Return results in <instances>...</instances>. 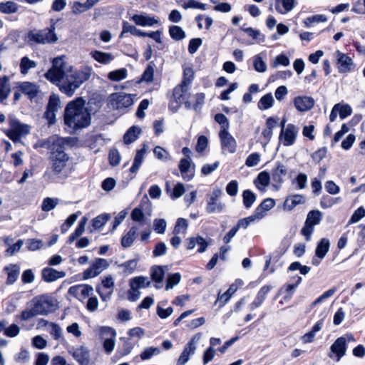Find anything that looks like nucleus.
<instances>
[{"instance_id": "1", "label": "nucleus", "mask_w": 365, "mask_h": 365, "mask_svg": "<svg viewBox=\"0 0 365 365\" xmlns=\"http://www.w3.org/2000/svg\"><path fill=\"white\" fill-rule=\"evenodd\" d=\"M85 103L81 97L70 101V128L73 127V130L86 128L91 124V116Z\"/></svg>"}, {"instance_id": "2", "label": "nucleus", "mask_w": 365, "mask_h": 365, "mask_svg": "<svg viewBox=\"0 0 365 365\" xmlns=\"http://www.w3.org/2000/svg\"><path fill=\"white\" fill-rule=\"evenodd\" d=\"M63 56L53 58L52 67L44 74L45 78L59 87V89L68 94V84H62L65 77L66 63L63 59Z\"/></svg>"}, {"instance_id": "3", "label": "nucleus", "mask_w": 365, "mask_h": 365, "mask_svg": "<svg viewBox=\"0 0 365 365\" xmlns=\"http://www.w3.org/2000/svg\"><path fill=\"white\" fill-rule=\"evenodd\" d=\"M31 306L34 308L37 315H46L54 312L57 308L56 300L48 295L42 294L35 297L31 302Z\"/></svg>"}, {"instance_id": "4", "label": "nucleus", "mask_w": 365, "mask_h": 365, "mask_svg": "<svg viewBox=\"0 0 365 365\" xmlns=\"http://www.w3.org/2000/svg\"><path fill=\"white\" fill-rule=\"evenodd\" d=\"M57 36L54 33V28H46L41 30H31L26 36L29 43H53L57 41Z\"/></svg>"}, {"instance_id": "5", "label": "nucleus", "mask_w": 365, "mask_h": 365, "mask_svg": "<svg viewBox=\"0 0 365 365\" xmlns=\"http://www.w3.org/2000/svg\"><path fill=\"white\" fill-rule=\"evenodd\" d=\"M9 124L10 128L6 131V135L14 143L19 142L21 138L26 136L30 133L31 126L29 125L21 123L13 116L9 117Z\"/></svg>"}, {"instance_id": "6", "label": "nucleus", "mask_w": 365, "mask_h": 365, "mask_svg": "<svg viewBox=\"0 0 365 365\" xmlns=\"http://www.w3.org/2000/svg\"><path fill=\"white\" fill-rule=\"evenodd\" d=\"M91 73L92 69L88 66L82 67L80 70L74 72L73 67L70 66V96L73 95L76 89L90 78Z\"/></svg>"}, {"instance_id": "7", "label": "nucleus", "mask_w": 365, "mask_h": 365, "mask_svg": "<svg viewBox=\"0 0 365 365\" xmlns=\"http://www.w3.org/2000/svg\"><path fill=\"white\" fill-rule=\"evenodd\" d=\"M322 220V212L318 210H313L308 212L304 225L301 230V233L305 237L307 241L311 240V236L314 230V226L319 225Z\"/></svg>"}, {"instance_id": "8", "label": "nucleus", "mask_w": 365, "mask_h": 365, "mask_svg": "<svg viewBox=\"0 0 365 365\" xmlns=\"http://www.w3.org/2000/svg\"><path fill=\"white\" fill-rule=\"evenodd\" d=\"M133 98L132 95L125 93H113L110 97V104L113 109L123 110L132 106Z\"/></svg>"}, {"instance_id": "9", "label": "nucleus", "mask_w": 365, "mask_h": 365, "mask_svg": "<svg viewBox=\"0 0 365 365\" xmlns=\"http://www.w3.org/2000/svg\"><path fill=\"white\" fill-rule=\"evenodd\" d=\"M51 150L52 158L64 159L68 158L66 153V150L68 146V140L67 138L53 137L51 138Z\"/></svg>"}, {"instance_id": "10", "label": "nucleus", "mask_w": 365, "mask_h": 365, "mask_svg": "<svg viewBox=\"0 0 365 365\" xmlns=\"http://www.w3.org/2000/svg\"><path fill=\"white\" fill-rule=\"evenodd\" d=\"M115 336L116 331L113 328L103 327L101 329V337L103 339V346L107 354H110L114 349Z\"/></svg>"}, {"instance_id": "11", "label": "nucleus", "mask_w": 365, "mask_h": 365, "mask_svg": "<svg viewBox=\"0 0 365 365\" xmlns=\"http://www.w3.org/2000/svg\"><path fill=\"white\" fill-rule=\"evenodd\" d=\"M109 264L106 259L96 258L83 273V278L88 279L93 278L106 269Z\"/></svg>"}, {"instance_id": "12", "label": "nucleus", "mask_w": 365, "mask_h": 365, "mask_svg": "<svg viewBox=\"0 0 365 365\" xmlns=\"http://www.w3.org/2000/svg\"><path fill=\"white\" fill-rule=\"evenodd\" d=\"M222 194V191L219 187L215 188L211 192L206 207L207 213L221 212L224 210L225 204L218 201Z\"/></svg>"}, {"instance_id": "13", "label": "nucleus", "mask_w": 365, "mask_h": 365, "mask_svg": "<svg viewBox=\"0 0 365 365\" xmlns=\"http://www.w3.org/2000/svg\"><path fill=\"white\" fill-rule=\"evenodd\" d=\"M200 334H196L191 338L181 353L178 360V365H185L189 361L190 356L193 355L195 352L196 344L200 340Z\"/></svg>"}, {"instance_id": "14", "label": "nucleus", "mask_w": 365, "mask_h": 365, "mask_svg": "<svg viewBox=\"0 0 365 365\" xmlns=\"http://www.w3.org/2000/svg\"><path fill=\"white\" fill-rule=\"evenodd\" d=\"M70 294L84 303L86 300L93 294V288L91 285L81 284L70 287Z\"/></svg>"}, {"instance_id": "15", "label": "nucleus", "mask_w": 365, "mask_h": 365, "mask_svg": "<svg viewBox=\"0 0 365 365\" xmlns=\"http://www.w3.org/2000/svg\"><path fill=\"white\" fill-rule=\"evenodd\" d=\"M347 349L346 339L344 336L337 338L330 347L331 354H329L330 358L334 357L339 361L346 354Z\"/></svg>"}, {"instance_id": "16", "label": "nucleus", "mask_w": 365, "mask_h": 365, "mask_svg": "<svg viewBox=\"0 0 365 365\" xmlns=\"http://www.w3.org/2000/svg\"><path fill=\"white\" fill-rule=\"evenodd\" d=\"M299 128L294 124L289 123L284 131H281L279 138L284 146L293 145L296 140Z\"/></svg>"}, {"instance_id": "17", "label": "nucleus", "mask_w": 365, "mask_h": 365, "mask_svg": "<svg viewBox=\"0 0 365 365\" xmlns=\"http://www.w3.org/2000/svg\"><path fill=\"white\" fill-rule=\"evenodd\" d=\"M219 138L220 139L223 152L227 151L230 153H234L236 152L237 142L228 130H220L219 133Z\"/></svg>"}, {"instance_id": "18", "label": "nucleus", "mask_w": 365, "mask_h": 365, "mask_svg": "<svg viewBox=\"0 0 365 365\" xmlns=\"http://www.w3.org/2000/svg\"><path fill=\"white\" fill-rule=\"evenodd\" d=\"M181 175L185 180H192L195 175V164L187 158H182L178 165Z\"/></svg>"}, {"instance_id": "19", "label": "nucleus", "mask_w": 365, "mask_h": 365, "mask_svg": "<svg viewBox=\"0 0 365 365\" xmlns=\"http://www.w3.org/2000/svg\"><path fill=\"white\" fill-rule=\"evenodd\" d=\"M336 56L337 58V66L340 73H347L354 68L353 60L346 54L336 51Z\"/></svg>"}, {"instance_id": "20", "label": "nucleus", "mask_w": 365, "mask_h": 365, "mask_svg": "<svg viewBox=\"0 0 365 365\" xmlns=\"http://www.w3.org/2000/svg\"><path fill=\"white\" fill-rule=\"evenodd\" d=\"M314 100L310 96H297L294 100V104L297 110L306 112L311 110L314 106Z\"/></svg>"}, {"instance_id": "21", "label": "nucleus", "mask_w": 365, "mask_h": 365, "mask_svg": "<svg viewBox=\"0 0 365 365\" xmlns=\"http://www.w3.org/2000/svg\"><path fill=\"white\" fill-rule=\"evenodd\" d=\"M20 270V266L17 264H10L4 268V271L7 274L6 284L11 285L17 281Z\"/></svg>"}, {"instance_id": "22", "label": "nucleus", "mask_w": 365, "mask_h": 365, "mask_svg": "<svg viewBox=\"0 0 365 365\" xmlns=\"http://www.w3.org/2000/svg\"><path fill=\"white\" fill-rule=\"evenodd\" d=\"M42 279L47 282H52L58 279L63 278L66 273L63 271H57L51 267H45L41 272Z\"/></svg>"}, {"instance_id": "23", "label": "nucleus", "mask_w": 365, "mask_h": 365, "mask_svg": "<svg viewBox=\"0 0 365 365\" xmlns=\"http://www.w3.org/2000/svg\"><path fill=\"white\" fill-rule=\"evenodd\" d=\"M304 203H305V199L303 195L299 194L291 195L286 197L283 208L284 210L292 211L298 205Z\"/></svg>"}, {"instance_id": "24", "label": "nucleus", "mask_w": 365, "mask_h": 365, "mask_svg": "<svg viewBox=\"0 0 365 365\" xmlns=\"http://www.w3.org/2000/svg\"><path fill=\"white\" fill-rule=\"evenodd\" d=\"M73 356L80 365H88L90 363V351L85 346H81L74 349Z\"/></svg>"}, {"instance_id": "25", "label": "nucleus", "mask_w": 365, "mask_h": 365, "mask_svg": "<svg viewBox=\"0 0 365 365\" xmlns=\"http://www.w3.org/2000/svg\"><path fill=\"white\" fill-rule=\"evenodd\" d=\"M19 88L20 91L26 95L30 99L36 97L40 91L38 86L36 83L29 81L20 83Z\"/></svg>"}, {"instance_id": "26", "label": "nucleus", "mask_w": 365, "mask_h": 365, "mask_svg": "<svg viewBox=\"0 0 365 365\" xmlns=\"http://www.w3.org/2000/svg\"><path fill=\"white\" fill-rule=\"evenodd\" d=\"M272 289V287L270 285L263 286L257 292L255 300L250 304V309L251 310H254L255 309L260 307L267 298V294Z\"/></svg>"}, {"instance_id": "27", "label": "nucleus", "mask_w": 365, "mask_h": 365, "mask_svg": "<svg viewBox=\"0 0 365 365\" xmlns=\"http://www.w3.org/2000/svg\"><path fill=\"white\" fill-rule=\"evenodd\" d=\"M287 174V169L282 163L277 162L275 168L272 170L271 176L274 182L282 184L284 178Z\"/></svg>"}, {"instance_id": "28", "label": "nucleus", "mask_w": 365, "mask_h": 365, "mask_svg": "<svg viewBox=\"0 0 365 365\" xmlns=\"http://www.w3.org/2000/svg\"><path fill=\"white\" fill-rule=\"evenodd\" d=\"M275 205V201L272 198H266L257 207L255 210V215L260 220L264 217V212L270 210Z\"/></svg>"}, {"instance_id": "29", "label": "nucleus", "mask_w": 365, "mask_h": 365, "mask_svg": "<svg viewBox=\"0 0 365 365\" xmlns=\"http://www.w3.org/2000/svg\"><path fill=\"white\" fill-rule=\"evenodd\" d=\"M130 19L134 21L135 24L141 26H151L158 23V20L155 19L154 17L143 14H134Z\"/></svg>"}, {"instance_id": "30", "label": "nucleus", "mask_w": 365, "mask_h": 365, "mask_svg": "<svg viewBox=\"0 0 365 365\" xmlns=\"http://www.w3.org/2000/svg\"><path fill=\"white\" fill-rule=\"evenodd\" d=\"M296 4L295 0H275V9L279 14H284L292 11Z\"/></svg>"}, {"instance_id": "31", "label": "nucleus", "mask_w": 365, "mask_h": 365, "mask_svg": "<svg viewBox=\"0 0 365 365\" xmlns=\"http://www.w3.org/2000/svg\"><path fill=\"white\" fill-rule=\"evenodd\" d=\"M11 93L9 78L7 76L0 77V102L6 100Z\"/></svg>"}, {"instance_id": "32", "label": "nucleus", "mask_w": 365, "mask_h": 365, "mask_svg": "<svg viewBox=\"0 0 365 365\" xmlns=\"http://www.w3.org/2000/svg\"><path fill=\"white\" fill-rule=\"evenodd\" d=\"M278 125V118L269 117L266 120V128L263 130L262 135L267 142L272 137V130Z\"/></svg>"}, {"instance_id": "33", "label": "nucleus", "mask_w": 365, "mask_h": 365, "mask_svg": "<svg viewBox=\"0 0 365 365\" xmlns=\"http://www.w3.org/2000/svg\"><path fill=\"white\" fill-rule=\"evenodd\" d=\"M189 88L183 86L182 84L176 86L173 92V97L176 102H184L189 96Z\"/></svg>"}, {"instance_id": "34", "label": "nucleus", "mask_w": 365, "mask_h": 365, "mask_svg": "<svg viewBox=\"0 0 365 365\" xmlns=\"http://www.w3.org/2000/svg\"><path fill=\"white\" fill-rule=\"evenodd\" d=\"M141 133V129L136 125H133L128 128L123 135V142L128 145L135 142Z\"/></svg>"}, {"instance_id": "35", "label": "nucleus", "mask_w": 365, "mask_h": 365, "mask_svg": "<svg viewBox=\"0 0 365 365\" xmlns=\"http://www.w3.org/2000/svg\"><path fill=\"white\" fill-rule=\"evenodd\" d=\"M122 345L116 351L115 356L118 359L129 354L133 349V345L129 339L121 338Z\"/></svg>"}, {"instance_id": "36", "label": "nucleus", "mask_w": 365, "mask_h": 365, "mask_svg": "<svg viewBox=\"0 0 365 365\" xmlns=\"http://www.w3.org/2000/svg\"><path fill=\"white\" fill-rule=\"evenodd\" d=\"M138 227L133 226L129 231L122 237L121 245L124 248L130 247L137 236Z\"/></svg>"}, {"instance_id": "37", "label": "nucleus", "mask_w": 365, "mask_h": 365, "mask_svg": "<svg viewBox=\"0 0 365 365\" xmlns=\"http://www.w3.org/2000/svg\"><path fill=\"white\" fill-rule=\"evenodd\" d=\"M146 153L145 145H143V148L138 150L134 158L133 163L130 168V171L132 173H136L139 170L144 158V155Z\"/></svg>"}, {"instance_id": "38", "label": "nucleus", "mask_w": 365, "mask_h": 365, "mask_svg": "<svg viewBox=\"0 0 365 365\" xmlns=\"http://www.w3.org/2000/svg\"><path fill=\"white\" fill-rule=\"evenodd\" d=\"M237 285L232 284L230 286L229 289L223 294L218 293L217 302H219V307H223L230 299L232 295L237 291Z\"/></svg>"}, {"instance_id": "39", "label": "nucleus", "mask_w": 365, "mask_h": 365, "mask_svg": "<svg viewBox=\"0 0 365 365\" xmlns=\"http://www.w3.org/2000/svg\"><path fill=\"white\" fill-rule=\"evenodd\" d=\"M125 33H130L132 35L143 37L144 34V31L137 29L135 26L130 24L128 22L123 21L122 25V32L120 33L119 37L122 38Z\"/></svg>"}, {"instance_id": "40", "label": "nucleus", "mask_w": 365, "mask_h": 365, "mask_svg": "<svg viewBox=\"0 0 365 365\" xmlns=\"http://www.w3.org/2000/svg\"><path fill=\"white\" fill-rule=\"evenodd\" d=\"M329 240L327 238H322L317 246L315 250L316 256L319 259H323L329 252Z\"/></svg>"}, {"instance_id": "41", "label": "nucleus", "mask_w": 365, "mask_h": 365, "mask_svg": "<svg viewBox=\"0 0 365 365\" xmlns=\"http://www.w3.org/2000/svg\"><path fill=\"white\" fill-rule=\"evenodd\" d=\"M37 66V63L36 61L31 60L27 56H24L21 58L19 67H20V72L23 75H26L29 73L30 69L36 68Z\"/></svg>"}, {"instance_id": "42", "label": "nucleus", "mask_w": 365, "mask_h": 365, "mask_svg": "<svg viewBox=\"0 0 365 365\" xmlns=\"http://www.w3.org/2000/svg\"><path fill=\"white\" fill-rule=\"evenodd\" d=\"M274 100L271 93L263 96L257 103V107L259 110H264L270 108L273 106Z\"/></svg>"}, {"instance_id": "43", "label": "nucleus", "mask_w": 365, "mask_h": 365, "mask_svg": "<svg viewBox=\"0 0 365 365\" xmlns=\"http://www.w3.org/2000/svg\"><path fill=\"white\" fill-rule=\"evenodd\" d=\"M169 34L175 41L182 40L186 36L183 29L180 26L176 25H173L169 27Z\"/></svg>"}, {"instance_id": "44", "label": "nucleus", "mask_w": 365, "mask_h": 365, "mask_svg": "<svg viewBox=\"0 0 365 365\" xmlns=\"http://www.w3.org/2000/svg\"><path fill=\"white\" fill-rule=\"evenodd\" d=\"M256 195L250 190H245L242 192L243 205L247 208H250L256 201Z\"/></svg>"}, {"instance_id": "45", "label": "nucleus", "mask_w": 365, "mask_h": 365, "mask_svg": "<svg viewBox=\"0 0 365 365\" xmlns=\"http://www.w3.org/2000/svg\"><path fill=\"white\" fill-rule=\"evenodd\" d=\"M195 76V72L190 67L185 68L183 70L182 80L180 83L183 86L190 88Z\"/></svg>"}, {"instance_id": "46", "label": "nucleus", "mask_w": 365, "mask_h": 365, "mask_svg": "<svg viewBox=\"0 0 365 365\" xmlns=\"http://www.w3.org/2000/svg\"><path fill=\"white\" fill-rule=\"evenodd\" d=\"M134 286L138 288H145L150 286V282L148 280L146 277L139 276L132 278L130 280V287Z\"/></svg>"}, {"instance_id": "47", "label": "nucleus", "mask_w": 365, "mask_h": 365, "mask_svg": "<svg viewBox=\"0 0 365 365\" xmlns=\"http://www.w3.org/2000/svg\"><path fill=\"white\" fill-rule=\"evenodd\" d=\"M18 9V4L14 1L0 2V11L4 14H11L16 13Z\"/></svg>"}, {"instance_id": "48", "label": "nucleus", "mask_w": 365, "mask_h": 365, "mask_svg": "<svg viewBox=\"0 0 365 365\" xmlns=\"http://www.w3.org/2000/svg\"><path fill=\"white\" fill-rule=\"evenodd\" d=\"M93 57L96 61L103 64L109 63L113 59V56L111 53L99 51H94Z\"/></svg>"}, {"instance_id": "49", "label": "nucleus", "mask_w": 365, "mask_h": 365, "mask_svg": "<svg viewBox=\"0 0 365 365\" xmlns=\"http://www.w3.org/2000/svg\"><path fill=\"white\" fill-rule=\"evenodd\" d=\"M165 272L162 266H153L151 268V279L156 283H161L164 279Z\"/></svg>"}, {"instance_id": "50", "label": "nucleus", "mask_w": 365, "mask_h": 365, "mask_svg": "<svg viewBox=\"0 0 365 365\" xmlns=\"http://www.w3.org/2000/svg\"><path fill=\"white\" fill-rule=\"evenodd\" d=\"M294 279H296L295 283L288 284L285 286V290L287 292V295L284 297L285 300L288 299H289L292 297V295L295 289H297L298 285L302 282V277L298 275L294 276Z\"/></svg>"}, {"instance_id": "51", "label": "nucleus", "mask_w": 365, "mask_h": 365, "mask_svg": "<svg viewBox=\"0 0 365 365\" xmlns=\"http://www.w3.org/2000/svg\"><path fill=\"white\" fill-rule=\"evenodd\" d=\"M127 77V70L124 68L110 71L108 78L113 81H120Z\"/></svg>"}, {"instance_id": "52", "label": "nucleus", "mask_w": 365, "mask_h": 365, "mask_svg": "<svg viewBox=\"0 0 365 365\" xmlns=\"http://www.w3.org/2000/svg\"><path fill=\"white\" fill-rule=\"evenodd\" d=\"M341 198H334L328 195H323L320 200V206L323 209H327L340 202Z\"/></svg>"}, {"instance_id": "53", "label": "nucleus", "mask_w": 365, "mask_h": 365, "mask_svg": "<svg viewBox=\"0 0 365 365\" xmlns=\"http://www.w3.org/2000/svg\"><path fill=\"white\" fill-rule=\"evenodd\" d=\"M109 214H101L92 220V226L94 229H100L109 220Z\"/></svg>"}, {"instance_id": "54", "label": "nucleus", "mask_w": 365, "mask_h": 365, "mask_svg": "<svg viewBox=\"0 0 365 365\" xmlns=\"http://www.w3.org/2000/svg\"><path fill=\"white\" fill-rule=\"evenodd\" d=\"M180 279L181 275L178 272L169 274L166 279L165 289L169 290L173 289L175 285L180 283Z\"/></svg>"}, {"instance_id": "55", "label": "nucleus", "mask_w": 365, "mask_h": 365, "mask_svg": "<svg viewBox=\"0 0 365 365\" xmlns=\"http://www.w3.org/2000/svg\"><path fill=\"white\" fill-rule=\"evenodd\" d=\"M138 264L137 259H130L128 260L119 265L120 267H122L123 272L125 274H132L136 269Z\"/></svg>"}, {"instance_id": "56", "label": "nucleus", "mask_w": 365, "mask_h": 365, "mask_svg": "<svg viewBox=\"0 0 365 365\" xmlns=\"http://www.w3.org/2000/svg\"><path fill=\"white\" fill-rule=\"evenodd\" d=\"M160 353V350L158 347H147L140 354V359L143 361L151 359L153 356L158 355Z\"/></svg>"}, {"instance_id": "57", "label": "nucleus", "mask_w": 365, "mask_h": 365, "mask_svg": "<svg viewBox=\"0 0 365 365\" xmlns=\"http://www.w3.org/2000/svg\"><path fill=\"white\" fill-rule=\"evenodd\" d=\"M109 163L112 166H117L120 164L121 156L118 149L111 148L108 153Z\"/></svg>"}, {"instance_id": "58", "label": "nucleus", "mask_w": 365, "mask_h": 365, "mask_svg": "<svg viewBox=\"0 0 365 365\" xmlns=\"http://www.w3.org/2000/svg\"><path fill=\"white\" fill-rule=\"evenodd\" d=\"M88 218L85 216L81 219L75 232L71 235V236H70V242L74 240L76 237L81 236L83 233Z\"/></svg>"}, {"instance_id": "59", "label": "nucleus", "mask_w": 365, "mask_h": 365, "mask_svg": "<svg viewBox=\"0 0 365 365\" xmlns=\"http://www.w3.org/2000/svg\"><path fill=\"white\" fill-rule=\"evenodd\" d=\"M96 287H101L106 289H115V280L112 275L108 274L101 279V283L98 284Z\"/></svg>"}, {"instance_id": "60", "label": "nucleus", "mask_w": 365, "mask_h": 365, "mask_svg": "<svg viewBox=\"0 0 365 365\" xmlns=\"http://www.w3.org/2000/svg\"><path fill=\"white\" fill-rule=\"evenodd\" d=\"M58 202V200L56 198L46 197L43 200L41 209L44 212H49L56 207Z\"/></svg>"}, {"instance_id": "61", "label": "nucleus", "mask_w": 365, "mask_h": 365, "mask_svg": "<svg viewBox=\"0 0 365 365\" xmlns=\"http://www.w3.org/2000/svg\"><path fill=\"white\" fill-rule=\"evenodd\" d=\"M256 220H258V217L254 212L253 215L247 217L239 220L235 227L237 228L238 230L240 228L246 229L250 225L251 222H255Z\"/></svg>"}, {"instance_id": "62", "label": "nucleus", "mask_w": 365, "mask_h": 365, "mask_svg": "<svg viewBox=\"0 0 365 365\" xmlns=\"http://www.w3.org/2000/svg\"><path fill=\"white\" fill-rule=\"evenodd\" d=\"M242 31L247 34L250 37H252L255 40L259 39V41L263 42L264 41V36L260 34L259 30L254 29L251 27L245 28L242 26L240 28Z\"/></svg>"}, {"instance_id": "63", "label": "nucleus", "mask_w": 365, "mask_h": 365, "mask_svg": "<svg viewBox=\"0 0 365 365\" xmlns=\"http://www.w3.org/2000/svg\"><path fill=\"white\" fill-rule=\"evenodd\" d=\"M182 6L184 9H198L203 11L207 9V4L197 1L196 0H187Z\"/></svg>"}, {"instance_id": "64", "label": "nucleus", "mask_w": 365, "mask_h": 365, "mask_svg": "<svg viewBox=\"0 0 365 365\" xmlns=\"http://www.w3.org/2000/svg\"><path fill=\"white\" fill-rule=\"evenodd\" d=\"M61 101L58 96L52 94L50 96L46 108L56 112L60 108Z\"/></svg>"}]
</instances>
